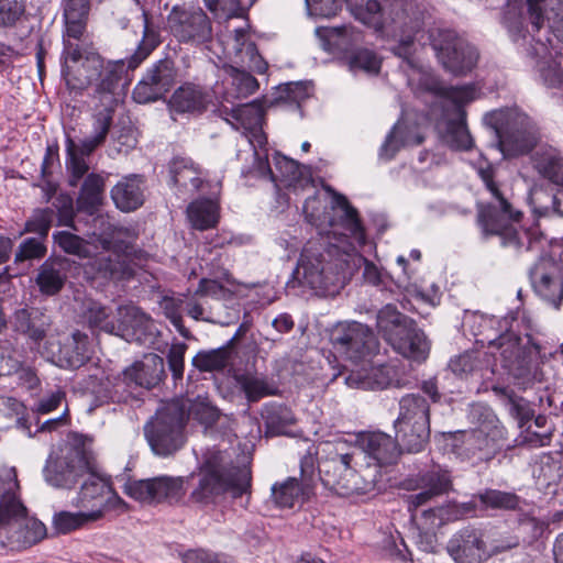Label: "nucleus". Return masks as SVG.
<instances>
[{
  "label": "nucleus",
  "mask_w": 563,
  "mask_h": 563,
  "mask_svg": "<svg viewBox=\"0 0 563 563\" xmlns=\"http://www.w3.org/2000/svg\"><path fill=\"white\" fill-rule=\"evenodd\" d=\"M352 15L363 24L377 31L390 29L399 32L395 55L402 59L401 69L407 84L417 96L430 93L439 100L443 113L437 122L441 141L454 151H470L474 140L466 125L465 106L478 98L474 84L444 86L428 68L416 58L415 35L422 25L421 14L407 0H344Z\"/></svg>",
  "instance_id": "f257e3e1"
},
{
  "label": "nucleus",
  "mask_w": 563,
  "mask_h": 563,
  "mask_svg": "<svg viewBox=\"0 0 563 563\" xmlns=\"http://www.w3.org/2000/svg\"><path fill=\"white\" fill-rule=\"evenodd\" d=\"M472 165L497 201L496 206L488 205L478 210V225L483 236H498L504 247L519 254L526 252L539 256L529 272L531 285L539 297L558 309L563 299V252L559 261L544 255L547 238L537 225L523 228L519 224L520 213H512L509 202L494 181L493 165L482 154Z\"/></svg>",
  "instance_id": "f03ea898"
},
{
  "label": "nucleus",
  "mask_w": 563,
  "mask_h": 563,
  "mask_svg": "<svg viewBox=\"0 0 563 563\" xmlns=\"http://www.w3.org/2000/svg\"><path fill=\"white\" fill-rule=\"evenodd\" d=\"M531 32L523 27L521 9L508 4L503 22L519 52L537 60L540 77L548 87L563 84L560 63L551 62L554 38L563 43V0H527Z\"/></svg>",
  "instance_id": "7ed1b4c3"
},
{
  "label": "nucleus",
  "mask_w": 563,
  "mask_h": 563,
  "mask_svg": "<svg viewBox=\"0 0 563 563\" xmlns=\"http://www.w3.org/2000/svg\"><path fill=\"white\" fill-rule=\"evenodd\" d=\"M514 318H496L477 311H465L462 328L464 333L474 336L475 343L487 347L485 355H499L500 367L511 376L521 379L523 385L540 380L539 360L552 354L537 342L532 335L523 338L511 331Z\"/></svg>",
  "instance_id": "20e7f679"
},
{
  "label": "nucleus",
  "mask_w": 563,
  "mask_h": 563,
  "mask_svg": "<svg viewBox=\"0 0 563 563\" xmlns=\"http://www.w3.org/2000/svg\"><path fill=\"white\" fill-rule=\"evenodd\" d=\"M347 234L310 239L302 247L294 277L317 294H333L349 282V254L342 251Z\"/></svg>",
  "instance_id": "39448f33"
},
{
  "label": "nucleus",
  "mask_w": 563,
  "mask_h": 563,
  "mask_svg": "<svg viewBox=\"0 0 563 563\" xmlns=\"http://www.w3.org/2000/svg\"><path fill=\"white\" fill-rule=\"evenodd\" d=\"M20 485L14 467H0V526L10 527L9 540L16 548H29L46 536L45 526L26 516V508L18 497Z\"/></svg>",
  "instance_id": "423d86ee"
},
{
  "label": "nucleus",
  "mask_w": 563,
  "mask_h": 563,
  "mask_svg": "<svg viewBox=\"0 0 563 563\" xmlns=\"http://www.w3.org/2000/svg\"><path fill=\"white\" fill-rule=\"evenodd\" d=\"M470 416L477 422V427L455 435L453 452L461 460L487 462L503 449L506 430L494 411L486 406H473Z\"/></svg>",
  "instance_id": "0eeeda50"
},
{
  "label": "nucleus",
  "mask_w": 563,
  "mask_h": 563,
  "mask_svg": "<svg viewBox=\"0 0 563 563\" xmlns=\"http://www.w3.org/2000/svg\"><path fill=\"white\" fill-rule=\"evenodd\" d=\"M483 120L494 130L497 146L504 157L529 153L540 136L537 123L518 107L489 111Z\"/></svg>",
  "instance_id": "6e6552de"
},
{
  "label": "nucleus",
  "mask_w": 563,
  "mask_h": 563,
  "mask_svg": "<svg viewBox=\"0 0 563 563\" xmlns=\"http://www.w3.org/2000/svg\"><path fill=\"white\" fill-rule=\"evenodd\" d=\"M376 325L384 340L404 357L421 363L430 353V342L416 322L387 303L377 313Z\"/></svg>",
  "instance_id": "1a4fd4ad"
},
{
  "label": "nucleus",
  "mask_w": 563,
  "mask_h": 563,
  "mask_svg": "<svg viewBox=\"0 0 563 563\" xmlns=\"http://www.w3.org/2000/svg\"><path fill=\"white\" fill-rule=\"evenodd\" d=\"M334 206H339L343 211L342 227L349 232L345 246H343V260L349 254V279L352 277L354 271L361 265L364 266L363 278L366 283L377 287L380 290L387 289L390 277L387 273L380 269L377 265L366 260L358 253L365 246L375 249V245L367 242L365 229L361 223L357 210L350 205L345 196H338L334 199Z\"/></svg>",
  "instance_id": "9d476101"
},
{
  "label": "nucleus",
  "mask_w": 563,
  "mask_h": 563,
  "mask_svg": "<svg viewBox=\"0 0 563 563\" xmlns=\"http://www.w3.org/2000/svg\"><path fill=\"white\" fill-rule=\"evenodd\" d=\"M97 465L93 452L85 443H66L51 452L43 474L51 486L71 489L79 479L93 472Z\"/></svg>",
  "instance_id": "9b49d317"
},
{
  "label": "nucleus",
  "mask_w": 563,
  "mask_h": 563,
  "mask_svg": "<svg viewBox=\"0 0 563 563\" xmlns=\"http://www.w3.org/2000/svg\"><path fill=\"white\" fill-rule=\"evenodd\" d=\"M165 377L164 360L157 354H145L142 360L135 361L126 367L118 383L111 387L109 378L91 377L88 388L100 401H120L118 387L123 384L128 388L152 389L156 387Z\"/></svg>",
  "instance_id": "f8f14e48"
},
{
  "label": "nucleus",
  "mask_w": 563,
  "mask_h": 563,
  "mask_svg": "<svg viewBox=\"0 0 563 563\" xmlns=\"http://www.w3.org/2000/svg\"><path fill=\"white\" fill-rule=\"evenodd\" d=\"M141 19L142 38L134 53L126 60L120 59L106 63L102 59L100 77L95 81L96 97H98L100 101H113V103H118L114 97V90L124 73L136 69L161 43L159 34L155 27L151 25L147 13L143 12Z\"/></svg>",
  "instance_id": "ddd939ff"
},
{
  "label": "nucleus",
  "mask_w": 563,
  "mask_h": 563,
  "mask_svg": "<svg viewBox=\"0 0 563 563\" xmlns=\"http://www.w3.org/2000/svg\"><path fill=\"white\" fill-rule=\"evenodd\" d=\"M396 438L407 452H420L430 438V406L419 394L399 399V412L394 421Z\"/></svg>",
  "instance_id": "4468645a"
},
{
  "label": "nucleus",
  "mask_w": 563,
  "mask_h": 563,
  "mask_svg": "<svg viewBox=\"0 0 563 563\" xmlns=\"http://www.w3.org/2000/svg\"><path fill=\"white\" fill-rule=\"evenodd\" d=\"M330 342L334 351L355 368L367 362L378 347L373 331L356 321L338 322L330 331Z\"/></svg>",
  "instance_id": "2eb2a0df"
},
{
  "label": "nucleus",
  "mask_w": 563,
  "mask_h": 563,
  "mask_svg": "<svg viewBox=\"0 0 563 563\" xmlns=\"http://www.w3.org/2000/svg\"><path fill=\"white\" fill-rule=\"evenodd\" d=\"M430 43L444 69L453 75H466L478 62V52L464 37L450 29L430 31Z\"/></svg>",
  "instance_id": "dca6fc26"
},
{
  "label": "nucleus",
  "mask_w": 563,
  "mask_h": 563,
  "mask_svg": "<svg viewBox=\"0 0 563 563\" xmlns=\"http://www.w3.org/2000/svg\"><path fill=\"white\" fill-rule=\"evenodd\" d=\"M450 475L446 470L440 466H432L431 470L424 472L420 476V487L422 490L418 494L410 495L408 498V510L411 512L412 520L421 521L423 529H434L440 527L444 521L446 510L443 507H430L423 509L419 517V508L427 505L431 499L444 493L450 486Z\"/></svg>",
  "instance_id": "f3484780"
},
{
  "label": "nucleus",
  "mask_w": 563,
  "mask_h": 563,
  "mask_svg": "<svg viewBox=\"0 0 563 563\" xmlns=\"http://www.w3.org/2000/svg\"><path fill=\"white\" fill-rule=\"evenodd\" d=\"M253 156V166L247 170L242 169L243 176L253 175L257 178L267 179L276 186L287 188L311 187L310 178L305 175L306 167L300 165L297 161L279 152H275L273 156L274 168H272L265 147L262 151H255Z\"/></svg>",
  "instance_id": "a211bd4d"
},
{
  "label": "nucleus",
  "mask_w": 563,
  "mask_h": 563,
  "mask_svg": "<svg viewBox=\"0 0 563 563\" xmlns=\"http://www.w3.org/2000/svg\"><path fill=\"white\" fill-rule=\"evenodd\" d=\"M356 451L343 452L338 448L335 455L319 465V472L325 476V485L331 486L340 496L365 494L373 487V479L358 474L352 466Z\"/></svg>",
  "instance_id": "6ab92c4d"
},
{
  "label": "nucleus",
  "mask_w": 563,
  "mask_h": 563,
  "mask_svg": "<svg viewBox=\"0 0 563 563\" xmlns=\"http://www.w3.org/2000/svg\"><path fill=\"white\" fill-rule=\"evenodd\" d=\"M318 37L324 41V46L345 52V58L352 71L363 70L375 75L380 69V58L366 48L349 49L347 46L361 41V33L354 27L342 25L334 27L320 26L316 29Z\"/></svg>",
  "instance_id": "aec40b11"
},
{
  "label": "nucleus",
  "mask_w": 563,
  "mask_h": 563,
  "mask_svg": "<svg viewBox=\"0 0 563 563\" xmlns=\"http://www.w3.org/2000/svg\"><path fill=\"white\" fill-rule=\"evenodd\" d=\"M252 474L249 466L232 467L228 471L216 468L206 472L199 487L192 493L197 501H216L218 497L230 494L232 498L250 494Z\"/></svg>",
  "instance_id": "412c9836"
},
{
  "label": "nucleus",
  "mask_w": 563,
  "mask_h": 563,
  "mask_svg": "<svg viewBox=\"0 0 563 563\" xmlns=\"http://www.w3.org/2000/svg\"><path fill=\"white\" fill-rule=\"evenodd\" d=\"M75 506L85 510L93 521H97L107 511L124 506V501L113 489L110 478L99 473L97 465L84 481Z\"/></svg>",
  "instance_id": "4be33fe9"
},
{
  "label": "nucleus",
  "mask_w": 563,
  "mask_h": 563,
  "mask_svg": "<svg viewBox=\"0 0 563 563\" xmlns=\"http://www.w3.org/2000/svg\"><path fill=\"white\" fill-rule=\"evenodd\" d=\"M40 354L58 367L79 368L90 358L88 335L79 330L65 339L58 332L49 334L40 347Z\"/></svg>",
  "instance_id": "5701e85b"
},
{
  "label": "nucleus",
  "mask_w": 563,
  "mask_h": 563,
  "mask_svg": "<svg viewBox=\"0 0 563 563\" xmlns=\"http://www.w3.org/2000/svg\"><path fill=\"white\" fill-rule=\"evenodd\" d=\"M265 109L260 99L250 103L234 106L228 113L225 121L234 129L243 130L242 136L253 151H262L267 144V137L263 131Z\"/></svg>",
  "instance_id": "b1692460"
},
{
  "label": "nucleus",
  "mask_w": 563,
  "mask_h": 563,
  "mask_svg": "<svg viewBox=\"0 0 563 563\" xmlns=\"http://www.w3.org/2000/svg\"><path fill=\"white\" fill-rule=\"evenodd\" d=\"M176 402H170L157 409L155 416L144 426V435L158 456H169L176 451Z\"/></svg>",
  "instance_id": "393cba45"
},
{
  "label": "nucleus",
  "mask_w": 563,
  "mask_h": 563,
  "mask_svg": "<svg viewBox=\"0 0 563 563\" xmlns=\"http://www.w3.org/2000/svg\"><path fill=\"white\" fill-rule=\"evenodd\" d=\"M101 69L102 58L93 48L80 52L79 56L64 57L63 76L67 87L75 92L95 84Z\"/></svg>",
  "instance_id": "a878e982"
},
{
  "label": "nucleus",
  "mask_w": 563,
  "mask_h": 563,
  "mask_svg": "<svg viewBox=\"0 0 563 563\" xmlns=\"http://www.w3.org/2000/svg\"><path fill=\"white\" fill-rule=\"evenodd\" d=\"M157 334L154 321L140 308L133 305L118 308V336L140 345H152Z\"/></svg>",
  "instance_id": "bb28decb"
},
{
  "label": "nucleus",
  "mask_w": 563,
  "mask_h": 563,
  "mask_svg": "<svg viewBox=\"0 0 563 563\" xmlns=\"http://www.w3.org/2000/svg\"><path fill=\"white\" fill-rule=\"evenodd\" d=\"M371 358L356 368H351L344 375V383L351 388L358 389H385L388 387H405L407 384L397 376L394 365L385 364L379 366L371 365Z\"/></svg>",
  "instance_id": "cd10ccee"
},
{
  "label": "nucleus",
  "mask_w": 563,
  "mask_h": 563,
  "mask_svg": "<svg viewBox=\"0 0 563 563\" xmlns=\"http://www.w3.org/2000/svg\"><path fill=\"white\" fill-rule=\"evenodd\" d=\"M176 81V68L173 58L157 62L147 75L135 86L133 99L137 103H147L162 98Z\"/></svg>",
  "instance_id": "c85d7f7f"
},
{
  "label": "nucleus",
  "mask_w": 563,
  "mask_h": 563,
  "mask_svg": "<svg viewBox=\"0 0 563 563\" xmlns=\"http://www.w3.org/2000/svg\"><path fill=\"white\" fill-rule=\"evenodd\" d=\"M446 550L455 563H481L489 555L484 531L473 526L456 531Z\"/></svg>",
  "instance_id": "c756f323"
},
{
  "label": "nucleus",
  "mask_w": 563,
  "mask_h": 563,
  "mask_svg": "<svg viewBox=\"0 0 563 563\" xmlns=\"http://www.w3.org/2000/svg\"><path fill=\"white\" fill-rule=\"evenodd\" d=\"M102 251L95 254L85 264V274L90 278L122 279L132 276L133 268L128 255L110 250V242L102 240Z\"/></svg>",
  "instance_id": "7c9ffc66"
},
{
  "label": "nucleus",
  "mask_w": 563,
  "mask_h": 563,
  "mask_svg": "<svg viewBox=\"0 0 563 563\" xmlns=\"http://www.w3.org/2000/svg\"><path fill=\"white\" fill-rule=\"evenodd\" d=\"M532 163L540 175L559 188L552 196V211L563 217V156L550 145L540 146L532 155Z\"/></svg>",
  "instance_id": "2f4dec72"
},
{
  "label": "nucleus",
  "mask_w": 563,
  "mask_h": 563,
  "mask_svg": "<svg viewBox=\"0 0 563 563\" xmlns=\"http://www.w3.org/2000/svg\"><path fill=\"white\" fill-rule=\"evenodd\" d=\"M361 450L372 463L376 466L391 465L397 462L400 449L404 446L399 441L387 433L376 431L364 433L358 439Z\"/></svg>",
  "instance_id": "473e14b6"
},
{
  "label": "nucleus",
  "mask_w": 563,
  "mask_h": 563,
  "mask_svg": "<svg viewBox=\"0 0 563 563\" xmlns=\"http://www.w3.org/2000/svg\"><path fill=\"white\" fill-rule=\"evenodd\" d=\"M338 196L341 195L334 194L331 200V209L334 214H331L325 210V203L318 195L308 197L303 203L302 209L305 217L311 225H314L318 229V234L320 236H323L322 229L325 227H330L332 229L331 232H328L330 236H334V232L336 233V236L342 233H346L349 235V232L341 223L344 213L339 206H334V199Z\"/></svg>",
  "instance_id": "72a5a7b5"
},
{
  "label": "nucleus",
  "mask_w": 563,
  "mask_h": 563,
  "mask_svg": "<svg viewBox=\"0 0 563 563\" xmlns=\"http://www.w3.org/2000/svg\"><path fill=\"white\" fill-rule=\"evenodd\" d=\"M175 490L176 479L166 475L146 479L129 481L124 485V493L128 496L148 505L163 503L172 496Z\"/></svg>",
  "instance_id": "f704fd0d"
},
{
  "label": "nucleus",
  "mask_w": 563,
  "mask_h": 563,
  "mask_svg": "<svg viewBox=\"0 0 563 563\" xmlns=\"http://www.w3.org/2000/svg\"><path fill=\"white\" fill-rule=\"evenodd\" d=\"M220 189L221 181H217L212 186L210 197H199L188 205L186 209V216L192 229L206 231L217 227L220 221L221 212L218 197Z\"/></svg>",
  "instance_id": "c9c22d12"
},
{
  "label": "nucleus",
  "mask_w": 563,
  "mask_h": 563,
  "mask_svg": "<svg viewBox=\"0 0 563 563\" xmlns=\"http://www.w3.org/2000/svg\"><path fill=\"white\" fill-rule=\"evenodd\" d=\"M12 325L16 332L25 335L36 344L38 351L49 334L57 333L52 331L51 317L36 308L16 310L13 316Z\"/></svg>",
  "instance_id": "e433bc0d"
},
{
  "label": "nucleus",
  "mask_w": 563,
  "mask_h": 563,
  "mask_svg": "<svg viewBox=\"0 0 563 563\" xmlns=\"http://www.w3.org/2000/svg\"><path fill=\"white\" fill-rule=\"evenodd\" d=\"M312 492V477L305 470V462H301V478L289 477L280 484L272 487V495L275 504L280 508H292L303 503Z\"/></svg>",
  "instance_id": "4c0bfd02"
},
{
  "label": "nucleus",
  "mask_w": 563,
  "mask_h": 563,
  "mask_svg": "<svg viewBox=\"0 0 563 563\" xmlns=\"http://www.w3.org/2000/svg\"><path fill=\"white\" fill-rule=\"evenodd\" d=\"M211 23L201 9L178 11V42L201 44L211 38Z\"/></svg>",
  "instance_id": "58836bf2"
},
{
  "label": "nucleus",
  "mask_w": 563,
  "mask_h": 563,
  "mask_svg": "<svg viewBox=\"0 0 563 563\" xmlns=\"http://www.w3.org/2000/svg\"><path fill=\"white\" fill-rule=\"evenodd\" d=\"M500 365L499 355L495 357L490 354L485 355L481 351H467L450 361V368L455 375H466L479 373L481 377L489 378L488 374L494 375Z\"/></svg>",
  "instance_id": "ea45409f"
},
{
  "label": "nucleus",
  "mask_w": 563,
  "mask_h": 563,
  "mask_svg": "<svg viewBox=\"0 0 563 563\" xmlns=\"http://www.w3.org/2000/svg\"><path fill=\"white\" fill-rule=\"evenodd\" d=\"M423 141V135L418 125H408L401 118L398 120L390 132L387 134L379 148V158L383 161L393 159L402 147L419 145Z\"/></svg>",
  "instance_id": "a19ab883"
},
{
  "label": "nucleus",
  "mask_w": 563,
  "mask_h": 563,
  "mask_svg": "<svg viewBox=\"0 0 563 563\" xmlns=\"http://www.w3.org/2000/svg\"><path fill=\"white\" fill-rule=\"evenodd\" d=\"M67 277V261L64 258H49L38 267L35 282L43 295L54 296L63 289Z\"/></svg>",
  "instance_id": "79ce46f5"
},
{
  "label": "nucleus",
  "mask_w": 563,
  "mask_h": 563,
  "mask_svg": "<svg viewBox=\"0 0 563 563\" xmlns=\"http://www.w3.org/2000/svg\"><path fill=\"white\" fill-rule=\"evenodd\" d=\"M114 205L124 212L134 211L144 202L143 180L139 175L123 177L112 189Z\"/></svg>",
  "instance_id": "37998d69"
},
{
  "label": "nucleus",
  "mask_w": 563,
  "mask_h": 563,
  "mask_svg": "<svg viewBox=\"0 0 563 563\" xmlns=\"http://www.w3.org/2000/svg\"><path fill=\"white\" fill-rule=\"evenodd\" d=\"M223 71L227 75L224 81L230 85L222 92L224 101L233 103L235 100L247 98L258 89V81L250 73L230 65L224 66Z\"/></svg>",
  "instance_id": "c03bdc74"
},
{
  "label": "nucleus",
  "mask_w": 563,
  "mask_h": 563,
  "mask_svg": "<svg viewBox=\"0 0 563 563\" xmlns=\"http://www.w3.org/2000/svg\"><path fill=\"white\" fill-rule=\"evenodd\" d=\"M232 338L227 345L208 352H199L192 360V364L202 372H222L227 369L234 376L235 352L232 347Z\"/></svg>",
  "instance_id": "a18cd8bd"
},
{
  "label": "nucleus",
  "mask_w": 563,
  "mask_h": 563,
  "mask_svg": "<svg viewBox=\"0 0 563 563\" xmlns=\"http://www.w3.org/2000/svg\"><path fill=\"white\" fill-rule=\"evenodd\" d=\"M220 418V411L208 399L198 397L186 406L185 400L178 398V429L187 419H192L206 429L212 427Z\"/></svg>",
  "instance_id": "49530a36"
},
{
  "label": "nucleus",
  "mask_w": 563,
  "mask_h": 563,
  "mask_svg": "<svg viewBox=\"0 0 563 563\" xmlns=\"http://www.w3.org/2000/svg\"><path fill=\"white\" fill-rule=\"evenodd\" d=\"M104 186L103 176L96 173L88 174L81 184L77 209L90 216L95 214L103 205Z\"/></svg>",
  "instance_id": "de8ad7c7"
},
{
  "label": "nucleus",
  "mask_w": 563,
  "mask_h": 563,
  "mask_svg": "<svg viewBox=\"0 0 563 563\" xmlns=\"http://www.w3.org/2000/svg\"><path fill=\"white\" fill-rule=\"evenodd\" d=\"M65 25L63 57L79 56L80 52L93 48L86 33L87 19H65Z\"/></svg>",
  "instance_id": "09e8293b"
},
{
  "label": "nucleus",
  "mask_w": 563,
  "mask_h": 563,
  "mask_svg": "<svg viewBox=\"0 0 563 563\" xmlns=\"http://www.w3.org/2000/svg\"><path fill=\"white\" fill-rule=\"evenodd\" d=\"M397 264L402 268L404 278H398L395 285L406 296L413 297L423 302L435 306L440 301L439 287L434 284L431 285L432 294H427L422 290L421 286L413 278V269L408 266V261L405 256L397 257Z\"/></svg>",
  "instance_id": "8fccbe9b"
},
{
  "label": "nucleus",
  "mask_w": 563,
  "mask_h": 563,
  "mask_svg": "<svg viewBox=\"0 0 563 563\" xmlns=\"http://www.w3.org/2000/svg\"><path fill=\"white\" fill-rule=\"evenodd\" d=\"M247 34L244 29L234 31L232 49L236 56L241 55V60L246 63L249 68L264 74L267 69L266 60L261 56L254 42H247Z\"/></svg>",
  "instance_id": "3c124183"
},
{
  "label": "nucleus",
  "mask_w": 563,
  "mask_h": 563,
  "mask_svg": "<svg viewBox=\"0 0 563 563\" xmlns=\"http://www.w3.org/2000/svg\"><path fill=\"white\" fill-rule=\"evenodd\" d=\"M262 417L266 432L271 435L286 434L287 428L295 422L292 411L287 406L276 402L265 405Z\"/></svg>",
  "instance_id": "603ef678"
},
{
  "label": "nucleus",
  "mask_w": 563,
  "mask_h": 563,
  "mask_svg": "<svg viewBox=\"0 0 563 563\" xmlns=\"http://www.w3.org/2000/svg\"><path fill=\"white\" fill-rule=\"evenodd\" d=\"M209 102V95L201 87L185 84L178 87V113H200Z\"/></svg>",
  "instance_id": "864d4df0"
},
{
  "label": "nucleus",
  "mask_w": 563,
  "mask_h": 563,
  "mask_svg": "<svg viewBox=\"0 0 563 563\" xmlns=\"http://www.w3.org/2000/svg\"><path fill=\"white\" fill-rule=\"evenodd\" d=\"M110 316L111 309L97 301H89L82 312L84 320L91 329H99L117 335L118 320H111Z\"/></svg>",
  "instance_id": "5fc2aeb1"
},
{
  "label": "nucleus",
  "mask_w": 563,
  "mask_h": 563,
  "mask_svg": "<svg viewBox=\"0 0 563 563\" xmlns=\"http://www.w3.org/2000/svg\"><path fill=\"white\" fill-rule=\"evenodd\" d=\"M245 394L249 401H257L266 396L274 395L275 388L272 387L263 377L251 373H234L233 376Z\"/></svg>",
  "instance_id": "6e6d98bb"
},
{
  "label": "nucleus",
  "mask_w": 563,
  "mask_h": 563,
  "mask_svg": "<svg viewBox=\"0 0 563 563\" xmlns=\"http://www.w3.org/2000/svg\"><path fill=\"white\" fill-rule=\"evenodd\" d=\"M66 166L70 174L69 185L71 187H77L80 179L87 174L89 166L86 163L85 157L79 155L78 145L70 137L66 139Z\"/></svg>",
  "instance_id": "4d7b16f0"
},
{
  "label": "nucleus",
  "mask_w": 563,
  "mask_h": 563,
  "mask_svg": "<svg viewBox=\"0 0 563 563\" xmlns=\"http://www.w3.org/2000/svg\"><path fill=\"white\" fill-rule=\"evenodd\" d=\"M7 421V427L26 428V408L15 398L0 396V419Z\"/></svg>",
  "instance_id": "13d9d810"
},
{
  "label": "nucleus",
  "mask_w": 563,
  "mask_h": 563,
  "mask_svg": "<svg viewBox=\"0 0 563 563\" xmlns=\"http://www.w3.org/2000/svg\"><path fill=\"white\" fill-rule=\"evenodd\" d=\"M53 238L58 246L68 254L76 255L80 258L90 257L92 254L90 243L76 234L60 231L54 233Z\"/></svg>",
  "instance_id": "bf43d9fd"
},
{
  "label": "nucleus",
  "mask_w": 563,
  "mask_h": 563,
  "mask_svg": "<svg viewBox=\"0 0 563 563\" xmlns=\"http://www.w3.org/2000/svg\"><path fill=\"white\" fill-rule=\"evenodd\" d=\"M477 497L485 507L492 509H516L520 504L516 494L497 489H485Z\"/></svg>",
  "instance_id": "052dcab7"
},
{
  "label": "nucleus",
  "mask_w": 563,
  "mask_h": 563,
  "mask_svg": "<svg viewBox=\"0 0 563 563\" xmlns=\"http://www.w3.org/2000/svg\"><path fill=\"white\" fill-rule=\"evenodd\" d=\"M89 522L95 521L82 509L79 512L60 511L53 519L55 530L64 534L79 529Z\"/></svg>",
  "instance_id": "680f3d73"
},
{
  "label": "nucleus",
  "mask_w": 563,
  "mask_h": 563,
  "mask_svg": "<svg viewBox=\"0 0 563 563\" xmlns=\"http://www.w3.org/2000/svg\"><path fill=\"white\" fill-rule=\"evenodd\" d=\"M203 184L200 172L195 167L194 162L190 158L178 156V187L198 191Z\"/></svg>",
  "instance_id": "e2e57ef3"
},
{
  "label": "nucleus",
  "mask_w": 563,
  "mask_h": 563,
  "mask_svg": "<svg viewBox=\"0 0 563 563\" xmlns=\"http://www.w3.org/2000/svg\"><path fill=\"white\" fill-rule=\"evenodd\" d=\"M312 86L309 82H288L280 90L279 98L289 104H296L298 109L311 96Z\"/></svg>",
  "instance_id": "0e129e2a"
},
{
  "label": "nucleus",
  "mask_w": 563,
  "mask_h": 563,
  "mask_svg": "<svg viewBox=\"0 0 563 563\" xmlns=\"http://www.w3.org/2000/svg\"><path fill=\"white\" fill-rule=\"evenodd\" d=\"M102 108L93 114V135L106 141L112 125L114 110L118 103L113 101H101Z\"/></svg>",
  "instance_id": "69168bd1"
},
{
  "label": "nucleus",
  "mask_w": 563,
  "mask_h": 563,
  "mask_svg": "<svg viewBox=\"0 0 563 563\" xmlns=\"http://www.w3.org/2000/svg\"><path fill=\"white\" fill-rule=\"evenodd\" d=\"M54 211L49 208L37 209L25 224L26 232L37 233L45 239L51 229Z\"/></svg>",
  "instance_id": "338daca9"
},
{
  "label": "nucleus",
  "mask_w": 563,
  "mask_h": 563,
  "mask_svg": "<svg viewBox=\"0 0 563 563\" xmlns=\"http://www.w3.org/2000/svg\"><path fill=\"white\" fill-rule=\"evenodd\" d=\"M183 563H235V561L225 555L206 550H189L181 556Z\"/></svg>",
  "instance_id": "774afa93"
}]
</instances>
